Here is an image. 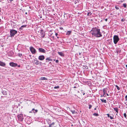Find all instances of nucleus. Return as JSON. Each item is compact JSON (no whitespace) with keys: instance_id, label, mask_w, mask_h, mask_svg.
Instances as JSON below:
<instances>
[{"instance_id":"14","label":"nucleus","mask_w":127,"mask_h":127,"mask_svg":"<svg viewBox=\"0 0 127 127\" xmlns=\"http://www.w3.org/2000/svg\"><path fill=\"white\" fill-rule=\"evenodd\" d=\"M46 63L49 61H52V59L50 58L49 57L47 58L46 59Z\"/></svg>"},{"instance_id":"22","label":"nucleus","mask_w":127,"mask_h":127,"mask_svg":"<svg viewBox=\"0 0 127 127\" xmlns=\"http://www.w3.org/2000/svg\"><path fill=\"white\" fill-rule=\"evenodd\" d=\"M71 31H68L67 32L66 34L69 35L70 34V33H71Z\"/></svg>"},{"instance_id":"26","label":"nucleus","mask_w":127,"mask_h":127,"mask_svg":"<svg viewBox=\"0 0 127 127\" xmlns=\"http://www.w3.org/2000/svg\"><path fill=\"white\" fill-rule=\"evenodd\" d=\"M123 6L124 7L126 8L127 4H126V3H123Z\"/></svg>"},{"instance_id":"5","label":"nucleus","mask_w":127,"mask_h":127,"mask_svg":"<svg viewBox=\"0 0 127 127\" xmlns=\"http://www.w3.org/2000/svg\"><path fill=\"white\" fill-rule=\"evenodd\" d=\"M30 51L33 54H35L36 53V51L35 49L32 47L31 46L30 47Z\"/></svg>"},{"instance_id":"39","label":"nucleus","mask_w":127,"mask_h":127,"mask_svg":"<svg viewBox=\"0 0 127 127\" xmlns=\"http://www.w3.org/2000/svg\"><path fill=\"white\" fill-rule=\"evenodd\" d=\"M125 98L126 99V100H127V95H126L125 96Z\"/></svg>"},{"instance_id":"53","label":"nucleus","mask_w":127,"mask_h":127,"mask_svg":"<svg viewBox=\"0 0 127 127\" xmlns=\"http://www.w3.org/2000/svg\"><path fill=\"white\" fill-rule=\"evenodd\" d=\"M81 54V53H79V55H80Z\"/></svg>"},{"instance_id":"4","label":"nucleus","mask_w":127,"mask_h":127,"mask_svg":"<svg viewBox=\"0 0 127 127\" xmlns=\"http://www.w3.org/2000/svg\"><path fill=\"white\" fill-rule=\"evenodd\" d=\"M18 120L19 121H23L24 118L22 114H20L17 116Z\"/></svg>"},{"instance_id":"38","label":"nucleus","mask_w":127,"mask_h":127,"mask_svg":"<svg viewBox=\"0 0 127 127\" xmlns=\"http://www.w3.org/2000/svg\"><path fill=\"white\" fill-rule=\"evenodd\" d=\"M121 21L122 22H124L125 21V19L123 18L121 19Z\"/></svg>"},{"instance_id":"16","label":"nucleus","mask_w":127,"mask_h":127,"mask_svg":"<svg viewBox=\"0 0 127 127\" xmlns=\"http://www.w3.org/2000/svg\"><path fill=\"white\" fill-rule=\"evenodd\" d=\"M13 53L12 51H10V52H9L8 53V54L9 56H11L12 55H13Z\"/></svg>"},{"instance_id":"56","label":"nucleus","mask_w":127,"mask_h":127,"mask_svg":"<svg viewBox=\"0 0 127 127\" xmlns=\"http://www.w3.org/2000/svg\"><path fill=\"white\" fill-rule=\"evenodd\" d=\"M40 18H42V17H40Z\"/></svg>"},{"instance_id":"21","label":"nucleus","mask_w":127,"mask_h":127,"mask_svg":"<svg viewBox=\"0 0 127 127\" xmlns=\"http://www.w3.org/2000/svg\"><path fill=\"white\" fill-rule=\"evenodd\" d=\"M100 100L102 102H104L105 103H106L107 102L106 101L105 99L104 100L103 99H100Z\"/></svg>"},{"instance_id":"46","label":"nucleus","mask_w":127,"mask_h":127,"mask_svg":"<svg viewBox=\"0 0 127 127\" xmlns=\"http://www.w3.org/2000/svg\"><path fill=\"white\" fill-rule=\"evenodd\" d=\"M61 110L60 109L58 111L59 112H61Z\"/></svg>"},{"instance_id":"7","label":"nucleus","mask_w":127,"mask_h":127,"mask_svg":"<svg viewBox=\"0 0 127 127\" xmlns=\"http://www.w3.org/2000/svg\"><path fill=\"white\" fill-rule=\"evenodd\" d=\"M39 52L41 53H45L46 52V50L42 48H39L38 49Z\"/></svg>"},{"instance_id":"45","label":"nucleus","mask_w":127,"mask_h":127,"mask_svg":"<svg viewBox=\"0 0 127 127\" xmlns=\"http://www.w3.org/2000/svg\"><path fill=\"white\" fill-rule=\"evenodd\" d=\"M13 0H9V1H10V2H11L12 1H13Z\"/></svg>"},{"instance_id":"32","label":"nucleus","mask_w":127,"mask_h":127,"mask_svg":"<svg viewBox=\"0 0 127 127\" xmlns=\"http://www.w3.org/2000/svg\"><path fill=\"white\" fill-rule=\"evenodd\" d=\"M92 105L91 104H89V109H91L92 107Z\"/></svg>"},{"instance_id":"47","label":"nucleus","mask_w":127,"mask_h":127,"mask_svg":"<svg viewBox=\"0 0 127 127\" xmlns=\"http://www.w3.org/2000/svg\"><path fill=\"white\" fill-rule=\"evenodd\" d=\"M126 66L127 67V64L126 65Z\"/></svg>"},{"instance_id":"17","label":"nucleus","mask_w":127,"mask_h":127,"mask_svg":"<svg viewBox=\"0 0 127 127\" xmlns=\"http://www.w3.org/2000/svg\"><path fill=\"white\" fill-rule=\"evenodd\" d=\"M40 80H47V78H46L45 77H41L40 78Z\"/></svg>"},{"instance_id":"35","label":"nucleus","mask_w":127,"mask_h":127,"mask_svg":"<svg viewBox=\"0 0 127 127\" xmlns=\"http://www.w3.org/2000/svg\"><path fill=\"white\" fill-rule=\"evenodd\" d=\"M27 26V25H22V26H21V27L23 28H24V27H26Z\"/></svg>"},{"instance_id":"11","label":"nucleus","mask_w":127,"mask_h":127,"mask_svg":"<svg viewBox=\"0 0 127 127\" xmlns=\"http://www.w3.org/2000/svg\"><path fill=\"white\" fill-rule=\"evenodd\" d=\"M34 63L36 65H37L39 64H41V63L40 62H39L37 60H35L34 61Z\"/></svg>"},{"instance_id":"44","label":"nucleus","mask_w":127,"mask_h":127,"mask_svg":"<svg viewBox=\"0 0 127 127\" xmlns=\"http://www.w3.org/2000/svg\"><path fill=\"white\" fill-rule=\"evenodd\" d=\"M106 95H107L108 96H109V95L108 94H107V93H106Z\"/></svg>"},{"instance_id":"28","label":"nucleus","mask_w":127,"mask_h":127,"mask_svg":"<svg viewBox=\"0 0 127 127\" xmlns=\"http://www.w3.org/2000/svg\"><path fill=\"white\" fill-rule=\"evenodd\" d=\"M92 14V13L90 12H88L87 13V15L88 16H91Z\"/></svg>"},{"instance_id":"29","label":"nucleus","mask_w":127,"mask_h":127,"mask_svg":"<svg viewBox=\"0 0 127 127\" xmlns=\"http://www.w3.org/2000/svg\"><path fill=\"white\" fill-rule=\"evenodd\" d=\"M60 88L59 87V86H55L54 87V89H58Z\"/></svg>"},{"instance_id":"40","label":"nucleus","mask_w":127,"mask_h":127,"mask_svg":"<svg viewBox=\"0 0 127 127\" xmlns=\"http://www.w3.org/2000/svg\"><path fill=\"white\" fill-rule=\"evenodd\" d=\"M59 60H57L56 61V62L57 63H59Z\"/></svg>"},{"instance_id":"8","label":"nucleus","mask_w":127,"mask_h":127,"mask_svg":"<svg viewBox=\"0 0 127 127\" xmlns=\"http://www.w3.org/2000/svg\"><path fill=\"white\" fill-rule=\"evenodd\" d=\"M108 90V89L107 88H104L103 89V95H101L100 96L101 97H102V96H104L105 97V96L104 95L106 93L107 91Z\"/></svg>"},{"instance_id":"10","label":"nucleus","mask_w":127,"mask_h":127,"mask_svg":"<svg viewBox=\"0 0 127 127\" xmlns=\"http://www.w3.org/2000/svg\"><path fill=\"white\" fill-rule=\"evenodd\" d=\"M9 65L10 66L12 67H15L17 65V64L14 63L13 62H10L9 63Z\"/></svg>"},{"instance_id":"51","label":"nucleus","mask_w":127,"mask_h":127,"mask_svg":"<svg viewBox=\"0 0 127 127\" xmlns=\"http://www.w3.org/2000/svg\"><path fill=\"white\" fill-rule=\"evenodd\" d=\"M27 14V12H26L25 13V14Z\"/></svg>"},{"instance_id":"20","label":"nucleus","mask_w":127,"mask_h":127,"mask_svg":"<svg viewBox=\"0 0 127 127\" xmlns=\"http://www.w3.org/2000/svg\"><path fill=\"white\" fill-rule=\"evenodd\" d=\"M74 85H75L73 87L74 88H78V87L79 86V85L77 83L75 84Z\"/></svg>"},{"instance_id":"41","label":"nucleus","mask_w":127,"mask_h":127,"mask_svg":"<svg viewBox=\"0 0 127 127\" xmlns=\"http://www.w3.org/2000/svg\"><path fill=\"white\" fill-rule=\"evenodd\" d=\"M107 116L108 117H109L110 116V115L109 114H107Z\"/></svg>"},{"instance_id":"55","label":"nucleus","mask_w":127,"mask_h":127,"mask_svg":"<svg viewBox=\"0 0 127 127\" xmlns=\"http://www.w3.org/2000/svg\"><path fill=\"white\" fill-rule=\"evenodd\" d=\"M57 38H59V37H57Z\"/></svg>"},{"instance_id":"31","label":"nucleus","mask_w":127,"mask_h":127,"mask_svg":"<svg viewBox=\"0 0 127 127\" xmlns=\"http://www.w3.org/2000/svg\"><path fill=\"white\" fill-rule=\"evenodd\" d=\"M18 56L20 57H21L22 56V54L21 53H19L18 54Z\"/></svg>"},{"instance_id":"27","label":"nucleus","mask_w":127,"mask_h":127,"mask_svg":"<svg viewBox=\"0 0 127 127\" xmlns=\"http://www.w3.org/2000/svg\"><path fill=\"white\" fill-rule=\"evenodd\" d=\"M115 86L117 88V89H118V90H120V88L118 86H117V85H115Z\"/></svg>"},{"instance_id":"49","label":"nucleus","mask_w":127,"mask_h":127,"mask_svg":"<svg viewBox=\"0 0 127 127\" xmlns=\"http://www.w3.org/2000/svg\"><path fill=\"white\" fill-rule=\"evenodd\" d=\"M83 95H85V93H84L83 94Z\"/></svg>"},{"instance_id":"13","label":"nucleus","mask_w":127,"mask_h":127,"mask_svg":"<svg viewBox=\"0 0 127 127\" xmlns=\"http://www.w3.org/2000/svg\"><path fill=\"white\" fill-rule=\"evenodd\" d=\"M58 54L60 56L62 57H64V54L62 52H58Z\"/></svg>"},{"instance_id":"54","label":"nucleus","mask_w":127,"mask_h":127,"mask_svg":"<svg viewBox=\"0 0 127 127\" xmlns=\"http://www.w3.org/2000/svg\"><path fill=\"white\" fill-rule=\"evenodd\" d=\"M53 60H54V61H55V59H54Z\"/></svg>"},{"instance_id":"15","label":"nucleus","mask_w":127,"mask_h":127,"mask_svg":"<svg viewBox=\"0 0 127 127\" xmlns=\"http://www.w3.org/2000/svg\"><path fill=\"white\" fill-rule=\"evenodd\" d=\"M32 111H33V112L34 113H35L37 112L38 111V110L37 109L35 110L34 108H33L32 109V111L30 112L29 113H32Z\"/></svg>"},{"instance_id":"2","label":"nucleus","mask_w":127,"mask_h":127,"mask_svg":"<svg viewBox=\"0 0 127 127\" xmlns=\"http://www.w3.org/2000/svg\"><path fill=\"white\" fill-rule=\"evenodd\" d=\"M10 36L11 37H14V35L17 33V31L14 29H10Z\"/></svg>"},{"instance_id":"3","label":"nucleus","mask_w":127,"mask_h":127,"mask_svg":"<svg viewBox=\"0 0 127 127\" xmlns=\"http://www.w3.org/2000/svg\"><path fill=\"white\" fill-rule=\"evenodd\" d=\"M119 38L118 36L115 35L113 37V41L114 43L116 44L119 40Z\"/></svg>"},{"instance_id":"36","label":"nucleus","mask_w":127,"mask_h":127,"mask_svg":"<svg viewBox=\"0 0 127 127\" xmlns=\"http://www.w3.org/2000/svg\"><path fill=\"white\" fill-rule=\"evenodd\" d=\"M115 8L117 9H119V7H117L116 6H115Z\"/></svg>"},{"instance_id":"34","label":"nucleus","mask_w":127,"mask_h":127,"mask_svg":"<svg viewBox=\"0 0 127 127\" xmlns=\"http://www.w3.org/2000/svg\"><path fill=\"white\" fill-rule=\"evenodd\" d=\"M23 29V28L21 26L19 28V30L20 31L22 30Z\"/></svg>"},{"instance_id":"43","label":"nucleus","mask_w":127,"mask_h":127,"mask_svg":"<svg viewBox=\"0 0 127 127\" xmlns=\"http://www.w3.org/2000/svg\"><path fill=\"white\" fill-rule=\"evenodd\" d=\"M107 20H108V19H105V21H106V22L107 21Z\"/></svg>"},{"instance_id":"48","label":"nucleus","mask_w":127,"mask_h":127,"mask_svg":"<svg viewBox=\"0 0 127 127\" xmlns=\"http://www.w3.org/2000/svg\"><path fill=\"white\" fill-rule=\"evenodd\" d=\"M96 108H94V110H96Z\"/></svg>"},{"instance_id":"23","label":"nucleus","mask_w":127,"mask_h":127,"mask_svg":"<svg viewBox=\"0 0 127 127\" xmlns=\"http://www.w3.org/2000/svg\"><path fill=\"white\" fill-rule=\"evenodd\" d=\"M48 65L49 66L51 67L52 66V64H51V62H50L49 63V64Z\"/></svg>"},{"instance_id":"12","label":"nucleus","mask_w":127,"mask_h":127,"mask_svg":"<svg viewBox=\"0 0 127 127\" xmlns=\"http://www.w3.org/2000/svg\"><path fill=\"white\" fill-rule=\"evenodd\" d=\"M0 65L4 67L6 65V64L0 61Z\"/></svg>"},{"instance_id":"37","label":"nucleus","mask_w":127,"mask_h":127,"mask_svg":"<svg viewBox=\"0 0 127 127\" xmlns=\"http://www.w3.org/2000/svg\"><path fill=\"white\" fill-rule=\"evenodd\" d=\"M113 117H112L111 116H110L109 117L110 118V119H113Z\"/></svg>"},{"instance_id":"52","label":"nucleus","mask_w":127,"mask_h":127,"mask_svg":"<svg viewBox=\"0 0 127 127\" xmlns=\"http://www.w3.org/2000/svg\"><path fill=\"white\" fill-rule=\"evenodd\" d=\"M81 91L82 92V91H83V90H81Z\"/></svg>"},{"instance_id":"24","label":"nucleus","mask_w":127,"mask_h":127,"mask_svg":"<svg viewBox=\"0 0 127 127\" xmlns=\"http://www.w3.org/2000/svg\"><path fill=\"white\" fill-rule=\"evenodd\" d=\"M3 94L4 95H6L7 94V93L5 91H3L2 92Z\"/></svg>"},{"instance_id":"33","label":"nucleus","mask_w":127,"mask_h":127,"mask_svg":"<svg viewBox=\"0 0 127 127\" xmlns=\"http://www.w3.org/2000/svg\"><path fill=\"white\" fill-rule=\"evenodd\" d=\"M71 112H72V113L73 114L75 113V112L74 110H72L71 111Z\"/></svg>"},{"instance_id":"42","label":"nucleus","mask_w":127,"mask_h":127,"mask_svg":"<svg viewBox=\"0 0 127 127\" xmlns=\"http://www.w3.org/2000/svg\"><path fill=\"white\" fill-rule=\"evenodd\" d=\"M58 35V33H55V35L56 36H57V35Z\"/></svg>"},{"instance_id":"50","label":"nucleus","mask_w":127,"mask_h":127,"mask_svg":"<svg viewBox=\"0 0 127 127\" xmlns=\"http://www.w3.org/2000/svg\"><path fill=\"white\" fill-rule=\"evenodd\" d=\"M20 65H19L18 66V67H20Z\"/></svg>"},{"instance_id":"18","label":"nucleus","mask_w":127,"mask_h":127,"mask_svg":"<svg viewBox=\"0 0 127 127\" xmlns=\"http://www.w3.org/2000/svg\"><path fill=\"white\" fill-rule=\"evenodd\" d=\"M55 123L54 122H53L52 123L49 125V127H53V126H54V125L55 124Z\"/></svg>"},{"instance_id":"30","label":"nucleus","mask_w":127,"mask_h":127,"mask_svg":"<svg viewBox=\"0 0 127 127\" xmlns=\"http://www.w3.org/2000/svg\"><path fill=\"white\" fill-rule=\"evenodd\" d=\"M123 115H124V117L125 118H126L127 119V115H126V114L125 113H124Z\"/></svg>"},{"instance_id":"25","label":"nucleus","mask_w":127,"mask_h":127,"mask_svg":"<svg viewBox=\"0 0 127 127\" xmlns=\"http://www.w3.org/2000/svg\"><path fill=\"white\" fill-rule=\"evenodd\" d=\"M93 115L95 116H97L99 115L98 113H94L93 114Z\"/></svg>"},{"instance_id":"9","label":"nucleus","mask_w":127,"mask_h":127,"mask_svg":"<svg viewBox=\"0 0 127 127\" xmlns=\"http://www.w3.org/2000/svg\"><path fill=\"white\" fill-rule=\"evenodd\" d=\"M38 58L39 60L42 61L45 59V57L43 55H40L39 56Z\"/></svg>"},{"instance_id":"1","label":"nucleus","mask_w":127,"mask_h":127,"mask_svg":"<svg viewBox=\"0 0 127 127\" xmlns=\"http://www.w3.org/2000/svg\"><path fill=\"white\" fill-rule=\"evenodd\" d=\"M91 31L92 32L91 33L92 35L96 37H100L102 36L100 32V29L96 27L93 28Z\"/></svg>"},{"instance_id":"19","label":"nucleus","mask_w":127,"mask_h":127,"mask_svg":"<svg viewBox=\"0 0 127 127\" xmlns=\"http://www.w3.org/2000/svg\"><path fill=\"white\" fill-rule=\"evenodd\" d=\"M113 109L115 111H116V112L117 113H118V108L117 107H116V108H113Z\"/></svg>"},{"instance_id":"6","label":"nucleus","mask_w":127,"mask_h":127,"mask_svg":"<svg viewBox=\"0 0 127 127\" xmlns=\"http://www.w3.org/2000/svg\"><path fill=\"white\" fill-rule=\"evenodd\" d=\"M40 33L41 37L42 38H44L45 36V33L43 30L42 29L40 30Z\"/></svg>"}]
</instances>
